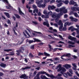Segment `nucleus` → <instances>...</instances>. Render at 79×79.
<instances>
[{"mask_svg":"<svg viewBox=\"0 0 79 79\" xmlns=\"http://www.w3.org/2000/svg\"><path fill=\"white\" fill-rule=\"evenodd\" d=\"M60 13L58 14V16L59 17H60L63 15V13H68V10L67 9H66L65 7H63L62 8H60L59 10Z\"/></svg>","mask_w":79,"mask_h":79,"instance_id":"1","label":"nucleus"},{"mask_svg":"<svg viewBox=\"0 0 79 79\" xmlns=\"http://www.w3.org/2000/svg\"><path fill=\"white\" fill-rule=\"evenodd\" d=\"M57 68H59L57 70V72L61 71L60 73L62 74H63L64 73V72L66 71V69L64 67H61V65L59 64L57 67Z\"/></svg>","mask_w":79,"mask_h":79,"instance_id":"2","label":"nucleus"},{"mask_svg":"<svg viewBox=\"0 0 79 79\" xmlns=\"http://www.w3.org/2000/svg\"><path fill=\"white\" fill-rule=\"evenodd\" d=\"M42 2H43V1L40 0V1H37L36 3L37 5H38V6L39 7H40V8L41 7L42 8H45V6H46V5H45V4H42Z\"/></svg>","mask_w":79,"mask_h":79,"instance_id":"3","label":"nucleus"},{"mask_svg":"<svg viewBox=\"0 0 79 79\" xmlns=\"http://www.w3.org/2000/svg\"><path fill=\"white\" fill-rule=\"evenodd\" d=\"M24 51V47H20V48L19 49V50L18 49L16 51V52H17L16 54L18 56H20L21 55L20 53H23Z\"/></svg>","mask_w":79,"mask_h":79,"instance_id":"4","label":"nucleus"},{"mask_svg":"<svg viewBox=\"0 0 79 79\" xmlns=\"http://www.w3.org/2000/svg\"><path fill=\"white\" fill-rule=\"evenodd\" d=\"M40 74H45L46 76H47L48 77H50L51 79H55V77L52 74H51L50 75L48 73H47V72H42L41 71V72L39 73Z\"/></svg>","mask_w":79,"mask_h":79,"instance_id":"5","label":"nucleus"},{"mask_svg":"<svg viewBox=\"0 0 79 79\" xmlns=\"http://www.w3.org/2000/svg\"><path fill=\"white\" fill-rule=\"evenodd\" d=\"M69 4V5H74V6H78L77 4V3H76V2L73 0H71L70 1Z\"/></svg>","mask_w":79,"mask_h":79,"instance_id":"6","label":"nucleus"},{"mask_svg":"<svg viewBox=\"0 0 79 79\" xmlns=\"http://www.w3.org/2000/svg\"><path fill=\"white\" fill-rule=\"evenodd\" d=\"M48 46H49V48H50L49 52H51L52 50H53V52H56V51L57 50V49H58V48H55L54 49H53L52 48V46H51V45L50 44H48Z\"/></svg>","mask_w":79,"mask_h":79,"instance_id":"7","label":"nucleus"},{"mask_svg":"<svg viewBox=\"0 0 79 79\" xmlns=\"http://www.w3.org/2000/svg\"><path fill=\"white\" fill-rule=\"evenodd\" d=\"M71 21L72 22H77L78 20V19L73 18V17L72 16L70 17H69Z\"/></svg>","mask_w":79,"mask_h":79,"instance_id":"8","label":"nucleus"},{"mask_svg":"<svg viewBox=\"0 0 79 79\" xmlns=\"http://www.w3.org/2000/svg\"><path fill=\"white\" fill-rule=\"evenodd\" d=\"M71 10L73 11H79V7H73L71 8Z\"/></svg>","mask_w":79,"mask_h":79,"instance_id":"9","label":"nucleus"},{"mask_svg":"<svg viewBox=\"0 0 79 79\" xmlns=\"http://www.w3.org/2000/svg\"><path fill=\"white\" fill-rule=\"evenodd\" d=\"M48 10H50V9H51V10H54V9H55V8H56V7L55 6L53 5L52 6L49 5L48 6Z\"/></svg>","mask_w":79,"mask_h":79,"instance_id":"10","label":"nucleus"},{"mask_svg":"<svg viewBox=\"0 0 79 79\" xmlns=\"http://www.w3.org/2000/svg\"><path fill=\"white\" fill-rule=\"evenodd\" d=\"M41 72H40L38 73L37 74L36 76H35L34 78V79H40V77H39V75L40 74H40L39 73Z\"/></svg>","mask_w":79,"mask_h":79,"instance_id":"11","label":"nucleus"},{"mask_svg":"<svg viewBox=\"0 0 79 79\" xmlns=\"http://www.w3.org/2000/svg\"><path fill=\"white\" fill-rule=\"evenodd\" d=\"M18 9H19V14H20V15H23V16H24V13L22 12V11H21V9H20V8L18 7Z\"/></svg>","mask_w":79,"mask_h":79,"instance_id":"12","label":"nucleus"},{"mask_svg":"<svg viewBox=\"0 0 79 79\" xmlns=\"http://www.w3.org/2000/svg\"><path fill=\"white\" fill-rule=\"evenodd\" d=\"M0 66L2 68H6V64H3V63H1L0 64Z\"/></svg>","mask_w":79,"mask_h":79,"instance_id":"13","label":"nucleus"},{"mask_svg":"<svg viewBox=\"0 0 79 79\" xmlns=\"http://www.w3.org/2000/svg\"><path fill=\"white\" fill-rule=\"evenodd\" d=\"M26 74H22L20 76V78L21 79H25V77H26Z\"/></svg>","mask_w":79,"mask_h":79,"instance_id":"14","label":"nucleus"},{"mask_svg":"<svg viewBox=\"0 0 79 79\" xmlns=\"http://www.w3.org/2000/svg\"><path fill=\"white\" fill-rule=\"evenodd\" d=\"M64 67H65L66 69H68V68H71V66L70 65L67 64L64 65Z\"/></svg>","mask_w":79,"mask_h":79,"instance_id":"15","label":"nucleus"},{"mask_svg":"<svg viewBox=\"0 0 79 79\" xmlns=\"http://www.w3.org/2000/svg\"><path fill=\"white\" fill-rule=\"evenodd\" d=\"M73 27V26H71L69 28L68 30H71L72 32H73L74 31V28Z\"/></svg>","mask_w":79,"mask_h":79,"instance_id":"16","label":"nucleus"},{"mask_svg":"<svg viewBox=\"0 0 79 79\" xmlns=\"http://www.w3.org/2000/svg\"><path fill=\"white\" fill-rule=\"evenodd\" d=\"M4 14L5 15H6V16H7V18H10V14L8 13L7 12H4Z\"/></svg>","mask_w":79,"mask_h":79,"instance_id":"17","label":"nucleus"},{"mask_svg":"<svg viewBox=\"0 0 79 79\" xmlns=\"http://www.w3.org/2000/svg\"><path fill=\"white\" fill-rule=\"evenodd\" d=\"M34 41H33V42H41L40 40L36 39V38H34Z\"/></svg>","mask_w":79,"mask_h":79,"instance_id":"18","label":"nucleus"},{"mask_svg":"<svg viewBox=\"0 0 79 79\" xmlns=\"http://www.w3.org/2000/svg\"><path fill=\"white\" fill-rule=\"evenodd\" d=\"M58 24L59 26H63V23H62V21L61 20H60L59 21Z\"/></svg>","mask_w":79,"mask_h":79,"instance_id":"19","label":"nucleus"},{"mask_svg":"<svg viewBox=\"0 0 79 79\" xmlns=\"http://www.w3.org/2000/svg\"><path fill=\"white\" fill-rule=\"evenodd\" d=\"M35 12L36 13H37L38 12H39V10H38V9H34L33 11V13H35Z\"/></svg>","mask_w":79,"mask_h":79,"instance_id":"20","label":"nucleus"},{"mask_svg":"<svg viewBox=\"0 0 79 79\" xmlns=\"http://www.w3.org/2000/svg\"><path fill=\"white\" fill-rule=\"evenodd\" d=\"M44 55L45 56H50V55L49 54H48L45 52H44Z\"/></svg>","mask_w":79,"mask_h":79,"instance_id":"21","label":"nucleus"},{"mask_svg":"<svg viewBox=\"0 0 79 79\" xmlns=\"http://www.w3.org/2000/svg\"><path fill=\"white\" fill-rule=\"evenodd\" d=\"M60 26L59 27V30L60 31H61V32H62V28H63V25H60Z\"/></svg>","mask_w":79,"mask_h":79,"instance_id":"22","label":"nucleus"},{"mask_svg":"<svg viewBox=\"0 0 79 79\" xmlns=\"http://www.w3.org/2000/svg\"><path fill=\"white\" fill-rule=\"evenodd\" d=\"M29 1V4H32V3H33L34 2V0H28Z\"/></svg>","mask_w":79,"mask_h":79,"instance_id":"23","label":"nucleus"},{"mask_svg":"<svg viewBox=\"0 0 79 79\" xmlns=\"http://www.w3.org/2000/svg\"><path fill=\"white\" fill-rule=\"evenodd\" d=\"M15 17H16V18H18V19H19L20 18V16H19L18 14H15Z\"/></svg>","mask_w":79,"mask_h":79,"instance_id":"24","label":"nucleus"},{"mask_svg":"<svg viewBox=\"0 0 79 79\" xmlns=\"http://www.w3.org/2000/svg\"><path fill=\"white\" fill-rule=\"evenodd\" d=\"M30 68H31V67H26L25 68H22V69L23 70H24L27 69H30Z\"/></svg>","mask_w":79,"mask_h":79,"instance_id":"25","label":"nucleus"},{"mask_svg":"<svg viewBox=\"0 0 79 79\" xmlns=\"http://www.w3.org/2000/svg\"><path fill=\"white\" fill-rule=\"evenodd\" d=\"M64 75V76L65 77H66V78H68V74L66 73H64L63 74Z\"/></svg>","mask_w":79,"mask_h":79,"instance_id":"26","label":"nucleus"},{"mask_svg":"<svg viewBox=\"0 0 79 79\" xmlns=\"http://www.w3.org/2000/svg\"><path fill=\"white\" fill-rule=\"evenodd\" d=\"M46 76L45 75H41L40 76V78L42 79H45L46 78Z\"/></svg>","mask_w":79,"mask_h":79,"instance_id":"27","label":"nucleus"},{"mask_svg":"<svg viewBox=\"0 0 79 79\" xmlns=\"http://www.w3.org/2000/svg\"><path fill=\"white\" fill-rule=\"evenodd\" d=\"M68 43L69 44H72V45H74L75 44V43L74 42H72V41H69L68 42Z\"/></svg>","mask_w":79,"mask_h":79,"instance_id":"28","label":"nucleus"},{"mask_svg":"<svg viewBox=\"0 0 79 79\" xmlns=\"http://www.w3.org/2000/svg\"><path fill=\"white\" fill-rule=\"evenodd\" d=\"M67 26H71L73 24V23H69V22H67Z\"/></svg>","mask_w":79,"mask_h":79,"instance_id":"29","label":"nucleus"},{"mask_svg":"<svg viewBox=\"0 0 79 79\" xmlns=\"http://www.w3.org/2000/svg\"><path fill=\"white\" fill-rule=\"evenodd\" d=\"M4 52H11L12 51V49H5L4 50Z\"/></svg>","mask_w":79,"mask_h":79,"instance_id":"30","label":"nucleus"},{"mask_svg":"<svg viewBox=\"0 0 79 79\" xmlns=\"http://www.w3.org/2000/svg\"><path fill=\"white\" fill-rule=\"evenodd\" d=\"M29 56L31 58H33V57H34V56L33 55H32V53H29Z\"/></svg>","mask_w":79,"mask_h":79,"instance_id":"31","label":"nucleus"},{"mask_svg":"<svg viewBox=\"0 0 79 79\" xmlns=\"http://www.w3.org/2000/svg\"><path fill=\"white\" fill-rule=\"evenodd\" d=\"M71 54L70 53H68L66 54V56H67V57H68V58H70V56H71Z\"/></svg>","mask_w":79,"mask_h":79,"instance_id":"32","label":"nucleus"},{"mask_svg":"<svg viewBox=\"0 0 79 79\" xmlns=\"http://www.w3.org/2000/svg\"><path fill=\"white\" fill-rule=\"evenodd\" d=\"M63 3H65V4H68L69 3V1L66 0L65 1H63Z\"/></svg>","mask_w":79,"mask_h":79,"instance_id":"33","label":"nucleus"},{"mask_svg":"<svg viewBox=\"0 0 79 79\" xmlns=\"http://www.w3.org/2000/svg\"><path fill=\"white\" fill-rule=\"evenodd\" d=\"M63 4L62 2L60 3L59 4L57 5V7H60L61 6V5Z\"/></svg>","mask_w":79,"mask_h":79,"instance_id":"34","label":"nucleus"},{"mask_svg":"<svg viewBox=\"0 0 79 79\" xmlns=\"http://www.w3.org/2000/svg\"><path fill=\"white\" fill-rule=\"evenodd\" d=\"M73 14L74 15V16H75V17H76L77 18V17H78V15L77 14V13L76 12L74 13Z\"/></svg>","mask_w":79,"mask_h":79,"instance_id":"35","label":"nucleus"},{"mask_svg":"<svg viewBox=\"0 0 79 79\" xmlns=\"http://www.w3.org/2000/svg\"><path fill=\"white\" fill-rule=\"evenodd\" d=\"M69 72L71 74H73V70H72V69H69Z\"/></svg>","mask_w":79,"mask_h":79,"instance_id":"36","label":"nucleus"},{"mask_svg":"<svg viewBox=\"0 0 79 79\" xmlns=\"http://www.w3.org/2000/svg\"><path fill=\"white\" fill-rule=\"evenodd\" d=\"M66 30H67V28H66V27H63V28H62V31H66Z\"/></svg>","mask_w":79,"mask_h":79,"instance_id":"37","label":"nucleus"},{"mask_svg":"<svg viewBox=\"0 0 79 79\" xmlns=\"http://www.w3.org/2000/svg\"><path fill=\"white\" fill-rule=\"evenodd\" d=\"M32 23L34 24H35V25H37V24H38V23L37 22L35 21H32Z\"/></svg>","mask_w":79,"mask_h":79,"instance_id":"38","label":"nucleus"},{"mask_svg":"<svg viewBox=\"0 0 79 79\" xmlns=\"http://www.w3.org/2000/svg\"><path fill=\"white\" fill-rule=\"evenodd\" d=\"M33 42H34V40H29L28 41V43L30 44H32V43H33Z\"/></svg>","mask_w":79,"mask_h":79,"instance_id":"39","label":"nucleus"},{"mask_svg":"<svg viewBox=\"0 0 79 79\" xmlns=\"http://www.w3.org/2000/svg\"><path fill=\"white\" fill-rule=\"evenodd\" d=\"M3 2H6L7 4H8V1L7 0H2Z\"/></svg>","mask_w":79,"mask_h":79,"instance_id":"40","label":"nucleus"},{"mask_svg":"<svg viewBox=\"0 0 79 79\" xmlns=\"http://www.w3.org/2000/svg\"><path fill=\"white\" fill-rule=\"evenodd\" d=\"M31 49L34 50V45H32L30 47Z\"/></svg>","mask_w":79,"mask_h":79,"instance_id":"41","label":"nucleus"},{"mask_svg":"<svg viewBox=\"0 0 79 79\" xmlns=\"http://www.w3.org/2000/svg\"><path fill=\"white\" fill-rule=\"evenodd\" d=\"M52 17L53 18H56V16L55 15V14H53L52 16Z\"/></svg>","mask_w":79,"mask_h":79,"instance_id":"42","label":"nucleus"},{"mask_svg":"<svg viewBox=\"0 0 79 79\" xmlns=\"http://www.w3.org/2000/svg\"><path fill=\"white\" fill-rule=\"evenodd\" d=\"M67 74H68V76H70V77H72L73 76L71 74H70V73H69L68 72H67Z\"/></svg>","mask_w":79,"mask_h":79,"instance_id":"43","label":"nucleus"},{"mask_svg":"<svg viewBox=\"0 0 79 79\" xmlns=\"http://www.w3.org/2000/svg\"><path fill=\"white\" fill-rule=\"evenodd\" d=\"M48 13L49 16L52 15V11H50L48 12Z\"/></svg>","mask_w":79,"mask_h":79,"instance_id":"44","label":"nucleus"},{"mask_svg":"<svg viewBox=\"0 0 79 79\" xmlns=\"http://www.w3.org/2000/svg\"><path fill=\"white\" fill-rule=\"evenodd\" d=\"M37 73V72H36V71H35L34 73H33V75L32 76V77H34V76H35V75H36V73Z\"/></svg>","mask_w":79,"mask_h":79,"instance_id":"45","label":"nucleus"},{"mask_svg":"<svg viewBox=\"0 0 79 79\" xmlns=\"http://www.w3.org/2000/svg\"><path fill=\"white\" fill-rule=\"evenodd\" d=\"M24 31L25 32H26V34H27L28 35V36H30V35H29V33L27 32V30H25Z\"/></svg>","mask_w":79,"mask_h":79,"instance_id":"46","label":"nucleus"},{"mask_svg":"<svg viewBox=\"0 0 79 79\" xmlns=\"http://www.w3.org/2000/svg\"><path fill=\"white\" fill-rule=\"evenodd\" d=\"M38 55V56H40V55H44V54L43 53L39 52Z\"/></svg>","mask_w":79,"mask_h":79,"instance_id":"47","label":"nucleus"},{"mask_svg":"<svg viewBox=\"0 0 79 79\" xmlns=\"http://www.w3.org/2000/svg\"><path fill=\"white\" fill-rule=\"evenodd\" d=\"M32 7L33 8H34V9H36L37 8V6H35V5H34L32 6Z\"/></svg>","mask_w":79,"mask_h":79,"instance_id":"48","label":"nucleus"},{"mask_svg":"<svg viewBox=\"0 0 79 79\" xmlns=\"http://www.w3.org/2000/svg\"><path fill=\"white\" fill-rule=\"evenodd\" d=\"M68 15L67 14H65L64 15V18H67L68 17Z\"/></svg>","mask_w":79,"mask_h":79,"instance_id":"49","label":"nucleus"},{"mask_svg":"<svg viewBox=\"0 0 79 79\" xmlns=\"http://www.w3.org/2000/svg\"><path fill=\"white\" fill-rule=\"evenodd\" d=\"M47 23L46 22H43V24L44 26H46V25H47Z\"/></svg>","mask_w":79,"mask_h":79,"instance_id":"50","label":"nucleus"},{"mask_svg":"<svg viewBox=\"0 0 79 79\" xmlns=\"http://www.w3.org/2000/svg\"><path fill=\"white\" fill-rule=\"evenodd\" d=\"M56 2L58 3H61V2H62V1H61V0H60L59 1H56Z\"/></svg>","mask_w":79,"mask_h":79,"instance_id":"51","label":"nucleus"},{"mask_svg":"<svg viewBox=\"0 0 79 79\" xmlns=\"http://www.w3.org/2000/svg\"><path fill=\"white\" fill-rule=\"evenodd\" d=\"M54 60H59L60 58L56 57L54 59Z\"/></svg>","mask_w":79,"mask_h":79,"instance_id":"52","label":"nucleus"},{"mask_svg":"<svg viewBox=\"0 0 79 79\" xmlns=\"http://www.w3.org/2000/svg\"><path fill=\"white\" fill-rule=\"evenodd\" d=\"M67 26H68V24H67V22H66L64 23V27H66Z\"/></svg>","mask_w":79,"mask_h":79,"instance_id":"53","label":"nucleus"},{"mask_svg":"<svg viewBox=\"0 0 79 79\" xmlns=\"http://www.w3.org/2000/svg\"><path fill=\"white\" fill-rule=\"evenodd\" d=\"M26 8L27 9H29V10H30L31 9V7H29V6L27 5L26 6Z\"/></svg>","mask_w":79,"mask_h":79,"instance_id":"54","label":"nucleus"},{"mask_svg":"<svg viewBox=\"0 0 79 79\" xmlns=\"http://www.w3.org/2000/svg\"><path fill=\"white\" fill-rule=\"evenodd\" d=\"M4 75L3 73L0 72V77H1Z\"/></svg>","mask_w":79,"mask_h":79,"instance_id":"55","label":"nucleus"},{"mask_svg":"<svg viewBox=\"0 0 79 79\" xmlns=\"http://www.w3.org/2000/svg\"><path fill=\"white\" fill-rule=\"evenodd\" d=\"M69 47H75V46H74V45H70V44H69Z\"/></svg>","mask_w":79,"mask_h":79,"instance_id":"56","label":"nucleus"},{"mask_svg":"<svg viewBox=\"0 0 79 79\" xmlns=\"http://www.w3.org/2000/svg\"><path fill=\"white\" fill-rule=\"evenodd\" d=\"M38 19H39V21L40 22L41 21H42V19L41 18V17H39L38 18Z\"/></svg>","mask_w":79,"mask_h":79,"instance_id":"57","label":"nucleus"},{"mask_svg":"<svg viewBox=\"0 0 79 79\" xmlns=\"http://www.w3.org/2000/svg\"><path fill=\"white\" fill-rule=\"evenodd\" d=\"M55 11L56 12H57L58 13H59L60 10H59V9H55Z\"/></svg>","mask_w":79,"mask_h":79,"instance_id":"58","label":"nucleus"},{"mask_svg":"<svg viewBox=\"0 0 79 79\" xmlns=\"http://www.w3.org/2000/svg\"><path fill=\"white\" fill-rule=\"evenodd\" d=\"M55 2V0H52L50 2L51 3H54V2Z\"/></svg>","mask_w":79,"mask_h":79,"instance_id":"59","label":"nucleus"},{"mask_svg":"<svg viewBox=\"0 0 79 79\" xmlns=\"http://www.w3.org/2000/svg\"><path fill=\"white\" fill-rule=\"evenodd\" d=\"M7 23L8 24H11V22H10V20H8L7 21Z\"/></svg>","mask_w":79,"mask_h":79,"instance_id":"60","label":"nucleus"},{"mask_svg":"<svg viewBox=\"0 0 79 79\" xmlns=\"http://www.w3.org/2000/svg\"><path fill=\"white\" fill-rule=\"evenodd\" d=\"M57 79H63V78L61 77H57Z\"/></svg>","mask_w":79,"mask_h":79,"instance_id":"61","label":"nucleus"},{"mask_svg":"<svg viewBox=\"0 0 79 79\" xmlns=\"http://www.w3.org/2000/svg\"><path fill=\"white\" fill-rule=\"evenodd\" d=\"M49 2V0H45L44 1V3H48Z\"/></svg>","mask_w":79,"mask_h":79,"instance_id":"62","label":"nucleus"},{"mask_svg":"<svg viewBox=\"0 0 79 79\" xmlns=\"http://www.w3.org/2000/svg\"><path fill=\"white\" fill-rule=\"evenodd\" d=\"M58 20H59V19H58V18H56L55 19L56 22V23H57L58 21Z\"/></svg>","mask_w":79,"mask_h":79,"instance_id":"63","label":"nucleus"},{"mask_svg":"<svg viewBox=\"0 0 79 79\" xmlns=\"http://www.w3.org/2000/svg\"><path fill=\"white\" fill-rule=\"evenodd\" d=\"M76 74H77V76L79 77V74L78 73V72H77V71H76Z\"/></svg>","mask_w":79,"mask_h":79,"instance_id":"64","label":"nucleus"}]
</instances>
